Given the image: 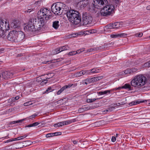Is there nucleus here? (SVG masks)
<instances>
[{
  "instance_id": "obj_46",
  "label": "nucleus",
  "mask_w": 150,
  "mask_h": 150,
  "mask_svg": "<svg viewBox=\"0 0 150 150\" xmlns=\"http://www.w3.org/2000/svg\"><path fill=\"white\" fill-rule=\"evenodd\" d=\"M27 135H23V136H22L18 137V139H19V140L22 139L23 138H25L26 137H27Z\"/></svg>"
},
{
  "instance_id": "obj_38",
  "label": "nucleus",
  "mask_w": 150,
  "mask_h": 150,
  "mask_svg": "<svg viewBox=\"0 0 150 150\" xmlns=\"http://www.w3.org/2000/svg\"><path fill=\"white\" fill-rule=\"evenodd\" d=\"M142 33H137L135 34V36L136 37H141L143 35Z\"/></svg>"
},
{
  "instance_id": "obj_37",
  "label": "nucleus",
  "mask_w": 150,
  "mask_h": 150,
  "mask_svg": "<svg viewBox=\"0 0 150 150\" xmlns=\"http://www.w3.org/2000/svg\"><path fill=\"white\" fill-rule=\"evenodd\" d=\"M106 28L107 29H113V26L112 25V24H109L107 25L106 27Z\"/></svg>"
},
{
  "instance_id": "obj_9",
  "label": "nucleus",
  "mask_w": 150,
  "mask_h": 150,
  "mask_svg": "<svg viewBox=\"0 0 150 150\" xmlns=\"http://www.w3.org/2000/svg\"><path fill=\"white\" fill-rule=\"evenodd\" d=\"M108 3L107 0H93V4L95 7L98 9H101L103 5H106Z\"/></svg>"
},
{
  "instance_id": "obj_20",
  "label": "nucleus",
  "mask_w": 150,
  "mask_h": 150,
  "mask_svg": "<svg viewBox=\"0 0 150 150\" xmlns=\"http://www.w3.org/2000/svg\"><path fill=\"white\" fill-rule=\"evenodd\" d=\"M52 26L53 28L55 29H58L59 26V21H53L52 23Z\"/></svg>"
},
{
  "instance_id": "obj_61",
  "label": "nucleus",
  "mask_w": 150,
  "mask_h": 150,
  "mask_svg": "<svg viewBox=\"0 0 150 150\" xmlns=\"http://www.w3.org/2000/svg\"><path fill=\"white\" fill-rule=\"evenodd\" d=\"M53 133H54V136H57L58 135L57 132Z\"/></svg>"
},
{
  "instance_id": "obj_8",
  "label": "nucleus",
  "mask_w": 150,
  "mask_h": 150,
  "mask_svg": "<svg viewBox=\"0 0 150 150\" xmlns=\"http://www.w3.org/2000/svg\"><path fill=\"white\" fill-rule=\"evenodd\" d=\"M24 29L25 31L30 33H34L37 30V28H35V25L29 22L27 25L24 27Z\"/></svg>"
},
{
  "instance_id": "obj_1",
  "label": "nucleus",
  "mask_w": 150,
  "mask_h": 150,
  "mask_svg": "<svg viewBox=\"0 0 150 150\" xmlns=\"http://www.w3.org/2000/svg\"><path fill=\"white\" fill-rule=\"evenodd\" d=\"M67 16L69 21L74 24H77L81 21L80 14L77 11L70 10L66 13Z\"/></svg>"
},
{
  "instance_id": "obj_48",
  "label": "nucleus",
  "mask_w": 150,
  "mask_h": 150,
  "mask_svg": "<svg viewBox=\"0 0 150 150\" xmlns=\"http://www.w3.org/2000/svg\"><path fill=\"white\" fill-rule=\"evenodd\" d=\"M120 89H121V88H120V87H119L117 88H114V89H112L111 90H109L111 91H115L120 90Z\"/></svg>"
},
{
  "instance_id": "obj_27",
  "label": "nucleus",
  "mask_w": 150,
  "mask_h": 150,
  "mask_svg": "<svg viewBox=\"0 0 150 150\" xmlns=\"http://www.w3.org/2000/svg\"><path fill=\"white\" fill-rule=\"evenodd\" d=\"M27 118H25L17 121H13L11 122L10 123V125H12L16 123H21L23 122V121L25 120Z\"/></svg>"
},
{
  "instance_id": "obj_45",
  "label": "nucleus",
  "mask_w": 150,
  "mask_h": 150,
  "mask_svg": "<svg viewBox=\"0 0 150 150\" xmlns=\"http://www.w3.org/2000/svg\"><path fill=\"white\" fill-rule=\"evenodd\" d=\"M77 52L76 51H72L68 53V55H73L77 54Z\"/></svg>"
},
{
  "instance_id": "obj_5",
  "label": "nucleus",
  "mask_w": 150,
  "mask_h": 150,
  "mask_svg": "<svg viewBox=\"0 0 150 150\" xmlns=\"http://www.w3.org/2000/svg\"><path fill=\"white\" fill-rule=\"evenodd\" d=\"M42 19L38 17V18H33L30 19L29 22H31V23L34 25L35 27L37 28V30H39L46 23Z\"/></svg>"
},
{
  "instance_id": "obj_36",
  "label": "nucleus",
  "mask_w": 150,
  "mask_h": 150,
  "mask_svg": "<svg viewBox=\"0 0 150 150\" xmlns=\"http://www.w3.org/2000/svg\"><path fill=\"white\" fill-rule=\"evenodd\" d=\"M96 100L95 98L93 99H87L86 100V101L88 103H91L92 102Z\"/></svg>"
},
{
  "instance_id": "obj_47",
  "label": "nucleus",
  "mask_w": 150,
  "mask_h": 150,
  "mask_svg": "<svg viewBox=\"0 0 150 150\" xmlns=\"http://www.w3.org/2000/svg\"><path fill=\"white\" fill-rule=\"evenodd\" d=\"M130 69L132 74L136 72L137 70V69L136 68Z\"/></svg>"
},
{
  "instance_id": "obj_25",
  "label": "nucleus",
  "mask_w": 150,
  "mask_h": 150,
  "mask_svg": "<svg viewBox=\"0 0 150 150\" xmlns=\"http://www.w3.org/2000/svg\"><path fill=\"white\" fill-rule=\"evenodd\" d=\"M112 25L113 26V29H117L120 27L121 25V24H120V23L119 22H116L112 23Z\"/></svg>"
},
{
  "instance_id": "obj_32",
  "label": "nucleus",
  "mask_w": 150,
  "mask_h": 150,
  "mask_svg": "<svg viewBox=\"0 0 150 150\" xmlns=\"http://www.w3.org/2000/svg\"><path fill=\"white\" fill-rule=\"evenodd\" d=\"M4 20H1L0 21V29H2V30H4L3 29V28L4 27Z\"/></svg>"
},
{
  "instance_id": "obj_33",
  "label": "nucleus",
  "mask_w": 150,
  "mask_h": 150,
  "mask_svg": "<svg viewBox=\"0 0 150 150\" xmlns=\"http://www.w3.org/2000/svg\"><path fill=\"white\" fill-rule=\"evenodd\" d=\"M131 70L130 69H127L124 71V73L125 74H131Z\"/></svg>"
},
{
  "instance_id": "obj_43",
  "label": "nucleus",
  "mask_w": 150,
  "mask_h": 150,
  "mask_svg": "<svg viewBox=\"0 0 150 150\" xmlns=\"http://www.w3.org/2000/svg\"><path fill=\"white\" fill-rule=\"evenodd\" d=\"M32 104V102L31 101H29L24 103V105L25 106H27L31 105Z\"/></svg>"
},
{
  "instance_id": "obj_63",
  "label": "nucleus",
  "mask_w": 150,
  "mask_h": 150,
  "mask_svg": "<svg viewBox=\"0 0 150 150\" xmlns=\"http://www.w3.org/2000/svg\"><path fill=\"white\" fill-rule=\"evenodd\" d=\"M146 9L148 10H150V5L146 7Z\"/></svg>"
},
{
  "instance_id": "obj_23",
  "label": "nucleus",
  "mask_w": 150,
  "mask_h": 150,
  "mask_svg": "<svg viewBox=\"0 0 150 150\" xmlns=\"http://www.w3.org/2000/svg\"><path fill=\"white\" fill-rule=\"evenodd\" d=\"M121 88H125L128 89L129 90H131L132 89V87L129 84L126 83L122 87H120Z\"/></svg>"
},
{
  "instance_id": "obj_51",
  "label": "nucleus",
  "mask_w": 150,
  "mask_h": 150,
  "mask_svg": "<svg viewBox=\"0 0 150 150\" xmlns=\"http://www.w3.org/2000/svg\"><path fill=\"white\" fill-rule=\"evenodd\" d=\"M37 115V114H34L33 115H32L30 116L28 118L29 119H30L32 118H33L35 117Z\"/></svg>"
},
{
  "instance_id": "obj_22",
  "label": "nucleus",
  "mask_w": 150,
  "mask_h": 150,
  "mask_svg": "<svg viewBox=\"0 0 150 150\" xmlns=\"http://www.w3.org/2000/svg\"><path fill=\"white\" fill-rule=\"evenodd\" d=\"M74 120H67L61 122L62 126L64 125H67L70 124L71 123L74 122Z\"/></svg>"
},
{
  "instance_id": "obj_30",
  "label": "nucleus",
  "mask_w": 150,
  "mask_h": 150,
  "mask_svg": "<svg viewBox=\"0 0 150 150\" xmlns=\"http://www.w3.org/2000/svg\"><path fill=\"white\" fill-rule=\"evenodd\" d=\"M40 124L38 122H35L32 124L28 125L26 126L25 127H35L36 126Z\"/></svg>"
},
{
  "instance_id": "obj_31",
  "label": "nucleus",
  "mask_w": 150,
  "mask_h": 150,
  "mask_svg": "<svg viewBox=\"0 0 150 150\" xmlns=\"http://www.w3.org/2000/svg\"><path fill=\"white\" fill-rule=\"evenodd\" d=\"M83 75H84V70H82L79 72H77L76 74V76L77 77H79Z\"/></svg>"
},
{
  "instance_id": "obj_26",
  "label": "nucleus",
  "mask_w": 150,
  "mask_h": 150,
  "mask_svg": "<svg viewBox=\"0 0 150 150\" xmlns=\"http://www.w3.org/2000/svg\"><path fill=\"white\" fill-rule=\"evenodd\" d=\"M2 28H3V29L4 30H8L10 28L9 23L6 21H5L4 27H2Z\"/></svg>"
},
{
  "instance_id": "obj_13",
  "label": "nucleus",
  "mask_w": 150,
  "mask_h": 150,
  "mask_svg": "<svg viewBox=\"0 0 150 150\" xmlns=\"http://www.w3.org/2000/svg\"><path fill=\"white\" fill-rule=\"evenodd\" d=\"M47 75L48 76L46 77L45 79H44L43 80L41 77H38L37 79V80H39L40 81H42V82L46 81L45 82H44V83H46L47 81V79H49L50 78H52L54 75V74L53 73H49L47 74Z\"/></svg>"
},
{
  "instance_id": "obj_49",
  "label": "nucleus",
  "mask_w": 150,
  "mask_h": 150,
  "mask_svg": "<svg viewBox=\"0 0 150 150\" xmlns=\"http://www.w3.org/2000/svg\"><path fill=\"white\" fill-rule=\"evenodd\" d=\"M93 48L94 49V50H103V49H102V46H100L99 47H95Z\"/></svg>"
},
{
  "instance_id": "obj_60",
  "label": "nucleus",
  "mask_w": 150,
  "mask_h": 150,
  "mask_svg": "<svg viewBox=\"0 0 150 150\" xmlns=\"http://www.w3.org/2000/svg\"><path fill=\"white\" fill-rule=\"evenodd\" d=\"M11 100L12 101V102H14L15 101V99H14V98L13 97L11 98Z\"/></svg>"
},
{
  "instance_id": "obj_10",
  "label": "nucleus",
  "mask_w": 150,
  "mask_h": 150,
  "mask_svg": "<svg viewBox=\"0 0 150 150\" xmlns=\"http://www.w3.org/2000/svg\"><path fill=\"white\" fill-rule=\"evenodd\" d=\"M17 31L13 30L10 32L8 35V39L11 41H16L17 34H18Z\"/></svg>"
},
{
  "instance_id": "obj_21",
  "label": "nucleus",
  "mask_w": 150,
  "mask_h": 150,
  "mask_svg": "<svg viewBox=\"0 0 150 150\" xmlns=\"http://www.w3.org/2000/svg\"><path fill=\"white\" fill-rule=\"evenodd\" d=\"M111 43H106L102 46V48L103 50H108L109 47H111Z\"/></svg>"
},
{
  "instance_id": "obj_17",
  "label": "nucleus",
  "mask_w": 150,
  "mask_h": 150,
  "mask_svg": "<svg viewBox=\"0 0 150 150\" xmlns=\"http://www.w3.org/2000/svg\"><path fill=\"white\" fill-rule=\"evenodd\" d=\"M69 47L68 46L65 45L62 47L57 49L56 50H57L56 52V54L64 50H66L69 49Z\"/></svg>"
},
{
  "instance_id": "obj_44",
  "label": "nucleus",
  "mask_w": 150,
  "mask_h": 150,
  "mask_svg": "<svg viewBox=\"0 0 150 150\" xmlns=\"http://www.w3.org/2000/svg\"><path fill=\"white\" fill-rule=\"evenodd\" d=\"M86 3H85L84 1H80L79 2V3L80 4H82L83 5V6H86V5L87 4H88V2L86 1Z\"/></svg>"
},
{
  "instance_id": "obj_11",
  "label": "nucleus",
  "mask_w": 150,
  "mask_h": 150,
  "mask_svg": "<svg viewBox=\"0 0 150 150\" xmlns=\"http://www.w3.org/2000/svg\"><path fill=\"white\" fill-rule=\"evenodd\" d=\"M13 74L11 71H6L2 72V77L4 79H8L13 77Z\"/></svg>"
},
{
  "instance_id": "obj_6",
  "label": "nucleus",
  "mask_w": 150,
  "mask_h": 150,
  "mask_svg": "<svg viewBox=\"0 0 150 150\" xmlns=\"http://www.w3.org/2000/svg\"><path fill=\"white\" fill-rule=\"evenodd\" d=\"M115 9V7L112 5H108L104 6L101 10L100 13L103 16L110 15Z\"/></svg>"
},
{
  "instance_id": "obj_41",
  "label": "nucleus",
  "mask_w": 150,
  "mask_h": 150,
  "mask_svg": "<svg viewBox=\"0 0 150 150\" xmlns=\"http://www.w3.org/2000/svg\"><path fill=\"white\" fill-rule=\"evenodd\" d=\"M51 87H50L47 88V89L45 91V93H48L52 91Z\"/></svg>"
},
{
  "instance_id": "obj_12",
  "label": "nucleus",
  "mask_w": 150,
  "mask_h": 150,
  "mask_svg": "<svg viewBox=\"0 0 150 150\" xmlns=\"http://www.w3.org/2000/svg\"><path fill=\"white\" fill-rule=\"evenodd\" d=\"M17 32L18 33L17 34L16 41L20 42L24 39L25 35L20 30L17 31Z\"/></svg>"
},
{
  "instance_id": "obj_53",
  "label": "nucleus",
  "mask_w": 150,
  "mask_h": 150,
  "mask_svg": "<svg viewBox=\"0 0 150 150\" xmlns=\"http://www.w3.org/2000/svg\"><path fill=\"white\" fill-rule=\"evenodd\" d=\"M146 66H147L148 67H150V60L148 61L147 63H146Z\"/></svg>"
},
{
  "instance_id": "obj_58",
  "label": "nucleus",
  "mask_w": 150,
  "mask_h": 150,
  "mask_svg": "<svg viewBox=\"0 0 150 150\" xmlns=\"http://www.w3.org/2000/svg\"><path fill=\"white\" fill-rule=\"evenodd\" d=\"M78 141L76 140L73 141V142L74 144H76L77 143Z\"/></svg>"
},
{
  "instance_id": "obj_52",
  "label": "nucleus",
  "mask_w": 150,
  "mask_h": 150,
  "mask_svg": "<svg viewBox=\"0 0 150 150\" xmlns=\"http://www.w3.org/2000/svg\"><path fill=\"white\" fill-rule=\"evenodd\" d=\"M116 140V138L115 137L112 136L111 139V141L112 142H115Z\"/></svg>"
},
{
  "instance_id": "obj_54",
  "label": "nucleus",
  "mask_w": 150,
  "mask_h": 150,
  "mask_svg": "<svg viewBox=\"0 0 150 150\" xmlns=\"http://www.w3.org/2000/svg\"><path fill=\"white\" fill-rule=\"evenodd\" d=\"M50 61H44L42 62V63L43 64H45L48 63V64H49V62H50Z\"/></svg>"
},
{
  "instance_id": "obj_42",
  "label": "nucleus",
  "mask_w": 150,
  "mask_h": 150,
  "mask_svg": "<svg viewBox=\"0 0 150 150\" xmlns=\"http://www.w3.org/2000/svg\"><path fill=\"white\" fill-rule=\"evenodd\" d=\"M54 133H48L46 135V137H52L54 136Z\"/></svg>"
},
{
  "instance_id": "obj_14",
  "label": "nucleus",
  "mask_w": 150,
  "mask_h": 150,
  "mask_svg": "<svg viewBox=\"0 0 150 150\" xmlns=\"http://www.w3.org/2000/svg\"><path fill=\"white\" fill-rule=\"evenodd\" d=\"M93 77L89 78H87V79L83 80L82 83L83 84H85L87 85L88 83L95 82Z\"/></svg>"
},
{
  "instance_id": "obj_15",
  "label": "nucleus",
  "mask_w": 150,
  "mask_h": 150,
  "mask_svg": "<svg viewBox=\"0 0 150 150\" xmlns=\"http://www.w3.org/2000/svg\"><path fill=\"white\" fill-rule=\"evenodd\" d=\"M73 85V84H69L67 85H65L63 86L57 92V95H59L64 90L66 89L70 88Z\"/></svg>"
},
{
  "instance_id": "obj_2",
  "label": "nucleus",
  "mask_w": 150,
  "mask_h": 150,
  "mask_svg": "<svg viewBox=\"0 0 150 150\" xmlns=\"http://www.w3.org/2000/svg\"><path fill=\"white\" fill-rule=\"evenodd\" d=\"M146 82V78L143 75H140L135 76L131 81L132 86L140 88L144 85Z\"/></svg>"
},
{
  "instance_id": "obj_29",
  "label": "nucleus",
  "mask_w": 150,
  "mask_h": 150,
  "mask_svg": "<svg viewBox=\"0 0 150 150\" xmlns=\"http://www.w3.org/2000/svg\"><path fill=\"white\" fill-rule=\"evenodd\" d=\"M101 71L100 69L93 68L91 69V73L96 74L100 72Z\"/></svg>"
},
{
  "instance_id": "obj_19",
  "label": "nucleus",
  "mask_w": 150,
  "mask_h": 150,
  "mask_svg": "<svg viewBox=\"0 0 150 150\" xmlns=\"http://www.w3.org/2000/svg\"><path fill=\"white\" fill-rule=\"evenodd\" d=\"M144 102V101H141L139 99L134 101H133L129 103V105L130 106H132L134 105H135L139 104L140 103H143Z\"/></svg>"
},
{
  "instance_id": "obj_62",
  "label": "nucleus",
  "mask_w": 150,
  "mask_h": 150,
  "mask_svg": "<svg viewBox=\"0 0 150 150\" xmlns=\"http://www.w3.org/2000/svg\"><path fill=\"white\" fill-rule=\"evenodd\" d=\"M94 50V48H91V49H89L88 50L89 52H91L92 51Z\"/></svg>"
},
{
  "instance_id": "obj_28",
  "label": "nucleus",
  "mask_w": 150,
  "mask_h": 150,
  "mask_svg": "<svg viewBox=\"0 0 150 150\" xmlns=\"http://www.w3.org/2000/svg\"><path fill=\"white\" fill-rule=\"evenodd\" d=\"M82 108L84 111H86L92 109L93 108V106L86 105L83 106Z\"/></svg>"
},
{
  "instance_id": "obj_55",
  "label": "nucleus",
  "mask_w": 150,
  "mask_h": 150,
  "mask_svg": "<svg viewBox=\"0 0 150 150\" xmlns=\"http://www.w3.org/2000/svg\"><path fill=\"white\" fill-rule=\"evenodd\" d=\"M33 10V9H28L27 10V11H25V12H31Z\"/></svg>"
},
{
  "instance_id": "obj_24",
  "label": "nucleus",
  "mask_w": 150,
  "mask_h": 150,
  "mask_svg": "<svg viewBox=\"0 0 150 150\" xmlns=\"http://www.w3.org/2000/svg\"><path fill=\"white\" fill-rule=\"evenodd\" d=\"M111 91L106 90L104 91H100L98 92L97 93L99 95H106L107 94H109L110 93Z\"/></svg>"
},
{
  "instance_id": "obj_39",
  "label": "nucleus",
  "mask_w": 150,
  "mask_h": 150,
  "mask_svg": "<svg viewBox=\"0 0 150 150\" xmlns=\"http://www.w3.org/2000/svg\"><path fill=\"white\" fill-rule=\"evenodd\" d=\"M79 35V34H78V33H74L70 35L69 37L70 38H71V37H75Z\"/></svg>"
},
{
  "instance_id": "obj_3",
  "label": "nucleus",
  "mask_w": 150,
  "mask_h": 150,
  "mask_svg": "<svg viewBox=\"0 0 150 150\" xmlns=\"http://www.w3.org/2000/svg\"><path fill=\"white\" fill-rule=\"evenodd\" d=\"M67 7L65 4L57 2L52 5L51 10L55 14L60 15L62 13V10Z\"/></svg>"
},
{
  "instance_id": "obj_50",
  "label": "nucleus",
  "mask_w": 150,
  "mask_h": 150,
  "mask_svg": "<svg viewBox=\"0 0 150 150\" xmlns=\"http://www.w3.org/2000/svg\"><path fill=\"white\" fill-rule=\"evenodd\" d=\"M147 81L150 84V74L148 75L147 79H146V81Z\"/></svg>"
},
{
  "instance_id": "obj_4",
  "label": "nucleus",
  "mask_w": 150,
  "mask_h": 150,
  "mask_svg": "<svg viewBox=\"0 0 150 150\" xmlns=\"http://www.w3.org/2000/svg\"><path fill=\"white\" fill-rule=\"evenodd\" d=\"M51 14L50 11L46 8L41 9L38 12L39 17L42 19L46 23L51 18Z\"/></svg>"
},
{
  "instance_id": "obj_57",
  "label": "nucleus",
  "mask_w": 150,
  "mask_h": 150,
  "mask_svg": "<svg viewBox=\"0 0 150 150\" xmlns=\"http://www.w3.org/2000/svg\"><path fill=\"white\" fill-rule=\"evenodd\" d=\"M77 53V54H79V53H81V52H82V51H81V50H77L76 51Z\"/></svg>"
},
{
  "instance_id": "obj_35",
  "label": "nucleus",
  "mask_w": 150,
  "mask_h": 150,
  "mask_svg": "<svg viewBox=\"0 0 150 150\" xmlns=\"http://www.w3.org/2000/svg\"><path fill=\"white\" fill-rule=\"evenodd\" d=\"M54 127H62V125L61 123V122H58L57 123L55 124L54 125Z\"/></svg>"
},
{
  "instance_id": "obj_16",
  "label": "nucleus",
  "mask_w": 150,
  "mask_h": 150,
  "mask_svg": "<svg viewBox=\"0 0 150 150\" xmlns=\"http://www.w3.org/2000/svg\"><path fill=\"white\" fill-rule=\"evenodd\" d=\"M11 26L14 28H19L20 27V23L16 20L13 21L11 24Z\"/></svg>"
},
{
  "instance_id": "obj_34",
  "label": "nucleus",
  "mask_w": 150,
  "mask_h": 150,
  "mask_svg": "<svg viewBox=\"0 0 150 150\" xmlns=\"http://www.w3.org/2000/svg\"><path fill=\"white\" fill-rule=\"evenodd\" d=\"M91 69L84 70V75H88L91 74Z\"/></svg>"
},
{
  "instance_id": "obj_18",
  "label": "nucleus",
  "mask_w": 150,
  "mask_h": 150,
  "mask_svg": "<svg viewBox=\"0 0 150 150\" xmlns=\"http://www.w3.org/2000/svg\"><path fill=\"white\" fill-rule=\"evenodd\" d=\"M127 35V34L124 33H121L120 34H115L112 35L111 36V37L113 38H116L122 37H125Z\"/></svg>"
},
{
  "instance_id": "obj_40",
  "label": "nucleus",
  "mask_w": 150,
  "mask_h": 150,
  "mask_svg": "<svg viewBox=\"0 0 150 150\" xmlns=\"http://www.w3.org/2000/svg\"><path fill=\"white\" fill-rule=\"evenodd\" d=\"M95 82L97 81L98 80H100L102 78V76H98L93 77Z\"/></svg>"
},
{
  "instance_id": "obj_56",
  "label": "nucleus",
  "mask_w": 150,
  "mask_h": 150,
  "mask_svg": "<svg viewBox=\"0 0 150 150\" xmlns=\"http://www.w3.org/2000/svg\"><path fill=\"white\" fill-rule=\"evenodd\" d=\"M15 100L16 101V100H17L19 98V97L18 96H16L15 97H13Z\"/></svg>"
},
{
  "instance_id": "obj_64",
  "label": "nucleus",
  "mask_w": 150,
  "mask_h": 150,
  "mask_svg": "<svg viewBox=\"0 0 150 150\" xmlns=\"http://www.w3.org/2000/svg\"><path fill=\"white\" fill-rule=\"evenodd\" d=\"M10 142H11V140L9 139V140H8L6 141L4 143H6Z\"/></svg>"
},
{
  "instance_id": "obj_7",
  "label": "nucleus",
  "mask_w": 150,
  "mask_h": 150,
  "mask_svg": "<svg viewBox=\"0 0 150 150\" xmlns=\"http://www.w3.org/2000/svg\"><path fill=\"white\" fill-rule=\"evenodd\" d=\"M83 22L85 25L91 24L93 21L92 16L88 13H85L83 15Z\"/></svg>"
},
{
  "instance_id": "obj_59",
  "label": "nucleus",
  "mask_w": 150,
  "mask_h": 150,
  "mask_svg": "<svg viewBox=\"0 0 150 150\" xmlns=\"http://www.w3.org/2000/svg\"><path fill=\"white\" fill-rule=\"evenodd\" d=\"M4 50V48H2L0 49V53H2Z\"/></svg>"
}]
</instances>
